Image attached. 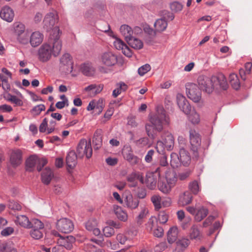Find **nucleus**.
I'll return each instance as SVG.
<instances>
[{"mask_svg": "<svg viewBox=\"0 0 252 252\" xmlns=\"http://www.w3.org/2000/svg\"><path fill=\"white\" fill-rule=\"evenodd\" d=\"M54 31L57 32L49 39L48 43L43 44L38 49V55L39 60L46 62L50 60L52 54L57 56L60 53L62 47V42L60 39V30L58 27H55Z\"/></svg>", "mask_w": 252, "mask_h": 252, "instance_id": "f257e3e1", "label": "nucleus"}, {"mask_svg": "<svg viewBox=\"0 0 252 252\" xmlns=\"http://www.w3.org/2000/svg\"><path fill=\"white\" fill-rule=\"evenodd\" d=\"M150 120L154 128L158 131H161L163 126L168 125L170 121L169 117L166 115L164 110L160 108L157 109L155 114L152 116Z\"/></svg>", "mask_w": 252, "mask_h": 252, "instance_id": "f03ea898", "label": "nucleus"}, {"mask_svg": "<svg viewBox=\"0 0 252 252\" xmlns=\"http://www.w3.org/2000/svg\"><path fill=\"white\" fill-rule=\"evenodd\" d=\"M99 61L104 65L98 67L99 71L103 73H107L108 69L105 67L114 66L117 63L118 58L117 55L112 52H105L100 55Z\"/></svg>", "mask_w": 252, "mask_h": 252, "instance_id": "7ed1b4c3", "label": "nucleus"}, {"mask_svg": "<svg viewBox=\"0 0 252 252\" xmlns=\"http://www.w3.org/2000/svg\"><path fill=\"white\" fill-rule=\"evenodd\" d=\"M76 153L78 158H82L85 156L87 158H90L93 154L91 141L81 139L77 145Z\"/></svg>", "mask_w": 252, "mask_h": 252, "instance_id": "20e7f679", "label": "nucleus"}, {"mask_svg": "<svg viewBox=\"0 0 252 252\" xmlns=\"http://www.w3.org/2000/svg\"><path fill=\"white\" fill-rule=\"evenodd\" d=\"M32 225L30 228L31 236L34 239H39L43 236L44 225L41 221L38 219L32 220Z\"/></svg>", "mask_w": 252, "mask_h": 252, "instance_id": "39448f33", "label": "nucleus"}, {"mask_svg": "<svg viewBox=\"0 0 252 252\" xmlns=\"http://www.w3.org/2000/svg\"><path fill=\"white\" fill-rule=\"evenodd\" d=\"M186 93L188 97L195 103L200 102L201 99V91L194 83H189L186 85Z\"/></svg>", "mask_w": 252, "mask_h": 252, "instance_id": "423d86ee", "label": "nucleus"}, {"mask_svg": "<svg viewBox=\"0 0 252 252\" xmlns=\"http://www.w3.org/2000/svg\"><path fill=\"white\" fill-rule=\"evenodd\" d=\"M189 139L191 144V150L193 152V157H198V149L201 144V138L199 134L194 130H189Z\"/></svg>", "mask_w": 252, "mask_h": 252, "instance_id": "0eeeda50", "label": "nucleus"}, {"mask_svg": "<svg viewBox=\"0 0 252 252\" xmlns=\"http://www.w3.org/2000/svg\"><path fill=\"white\" fill-rule=\"evenodd\" d=\"M56 228L64 233L71 232L74 229V225L71 220L66 218H61L57 221Z\"/></svg>", "mask_w": 252, "mask_h": 252, "instance_id": "6e6552de", "label": "nucleus"}, {"mask_svg": "<svg viewBox=\"0 0 252 252\" xmlns=\"http://www.w3.org/2000/svg\"><path fill=\"white\" fill-rule=\"evenodd\" d=\"M197 83L200 89L208 94H211L214 91L211 78L200 75L197 78Z\"/></svg>", "mask_w": 252, "mask_h": 252, "instance_id": "1a4fd4ad", "label": "nucleus"}, {"mask_svg": "<svg viewBox=\"0 0 252 252\" xmlns=\"http://www.w3.org/2000/svg\"><path fill=\"white\" fill-rule=\"evenodd\" d=\"M214 89H222L226 90L228 87L227 83L224 75L221 73L218 74L217 75L213 76L211 77Z\"/></svg>", "mask_w": 252, "mask_h": 252, "instance_id": "9d476101", "label": "nucleus"}, {"mask_svg": "<svg viewBox=\"0 0 252 252\" xmlns=\"http://www.w3.org/2000/svg\"><path fill=\"white\" fill-rule=\"evenodd\" d=\"M177 104L181 111L188 115L191 112V107L186 97L181 94L177 95Z\"/></svg>", "mask_w": 252, "mask_h": 252, "instance_id": "9b49d317", "label": "nucleus"}, {"mask_svg": "<svg viewBox=\"0 0 252 252\" xmlns=\"http://www.w3.org/2000/svg\"><path fill=\"white\" fill-rule=\"evenodd\" d=\"M22 154V152L20 149H16L12 150L10 156V162L13 167H16L21 164Z\"/></svg>", "mask_w": 252, "mask_h": 252, "instance_id": "f8f14e48", "label": "nucleus"}, {"mask_svg": "<svg viewBox=\"0 0 252 252\" xmlns=\"http://www.w3.org/2000/svg\"><path fill=\"white\" fill-rule=\"evenodd\" d=\"M114 46L119 50H121L122 53L126 57H131L132 52L130 48L121 39L116 38L113 42Z\"/></svg>", "mask_w": 252, "mask_h": 252, "instance_id": "ddd939ff", "label": "nucleus"}, {"mask_svg": "<svg viewBox=\"0 0 252 252\" xmlns=\"http://www.w3.org/2000/svg\"><path fill=\"white\" fill-rule=\"evenodd\" d=\"M57 21V13L56 11H52L48 13L45 17L43 22L47 29H50Z\"/></svg>", "mask_w": 252, "mask_h": 252, "instance_id": "4468645a", "label": "nucleus"}, {"mask_svg": "<svg viewBox=\"0 0 252 252\" xmlns=\"http://www.w3.org/2000/svg\"><path fill=\"white\" fill-rule=\"evenodd\" d=\"M127 181L131 183V187H135L137 186V180H138L141 183L144 184V180L143 174L139 172H133L128 175L126 177Z\"/></svg>", "mask_w": 252, "mask_h": 252, "instance_id": "2eb2a0df", "label": "nucleus"}, {"mask_svg": "<svg viewBox=\"0 0 252 252\" xmlns=\"http://www.w3.org/2000/svg\"><path fill=\"white\" fill-rule=\"evenodd\" d=\"M158 175L154 174V172L149 171L146 174V184L150 189H154L157 185Z\"/></svg>", "mask_w": 252, "mask_h": 252, "instance_id": "dca6fc26", "label": "nucleus"}, {"mask_svg": "<svg viewBox=\"0 0 252 252\" xmlns=\"http://www.w3.org/2000/svg\"><path fill=\"white\" fill-rule=\"evenodd\" d=\"M16 224L19 225L25 228H30L32 224V220L30 221L29 218L24 215H18L15 220Z\"/></svg>", "mask_w": 252, "mask_h": 252, "instance_id": "f3484780", "label": "nucleus"}, {"mask_svg": "<svg viewBox=\"0 0 252 252\" xmlns=\"http://www.w3.org/2000/svg\"><path fill=\"white\" fill-rule=\"evenodd\" d=\"M0 17L3 20L11 22L14 17V11L10 7L4 6L0 12Z\"/></svg>", "mask_w": 252, "mask_h": 252, "instance_id": "a211bd4d", "label": "nucleus"}, {"mask_svg": "<svg viewBox=\"0 0 252 252\" xmlns=\"http://www.w3.org/2000/svg\"><path fill=\"white\" fill-rule=\"evenodd\" d=\"M162 139L165 144V147L168 151L173 149L174 145V138L171 133L167 131L162 135Z\"/></svg>", "mask_w": 252, "mask_h": 252, "instance_id": "6ab92c4d", "label": "nucleus"}, {"mask_svg": "<svg viewBox=\"0 0 252 252\" xmlns=\"http://www.w3.org/2000/svg\"><path fill=\"white\" fill-rule=\"evenodd\" d=\"M75 240V238L72 236H68L66 237H63L58 239V243L62 248L64 247L67 250H70L72 248Z\"/></svg>", "mask_w": 252, "mask_h": 252, "instance_id": "aec40b11", "label": "nucleus"}, {"mask_svg": "<svg viewBox=\"0 0 252 252\" xmlns=\"http://www.w3.org/2000/svg\"><path fill=\"white\" fill-rule=\"evenodd\" d=\"M43 35L39 32H34L31 35L30 42L32 47L38 46L43 40Z\"/></svg>", "mask_w": 252, "mask_h": 252, "instance_id": "412c9836", "label": "nucleus"}, {"mask_svg": "<svg viewBox=\"0 0 252 252\" xmlns=\"http://www.w3.org/2000/svg\"><path fill=\"white\" fill-rule=\"evenodd\" d=\"M93 143L95 150L99 149L102 145V131L101 129H97L94 133Z\"/></svg>", "mask_w": 252, "mask_h": 252, "instance_id": "4be33fe9", "label": "nucleus"}, {"mask_svg": "<svg viewBox=\"0 0 252 252\" xmlns=\"http://www.w3.org/2000/svg\"><path fill=\"white\" fill-rule=\"evenodd\" d=\"M80 69L82 73L87 76H93L95 72V68L90 63H86L82 64Z\"/></svg>", "mask_w": 252, "mask_h": 252, "instance_id": "5701e85b", "label": "nucleus"}, {"mask_svg": "<svg viewBox=\"0 0 252 252\" xmlns=\"http://www.w3.org/2000/svg\"><path fill=\"white\" fill-rule=\"evenodd\" d=\"M125 203L126 207L130 209H135L139 205V201L136 198H134L130 194L126 196L125 199Z\"/></svg>", "mask_w": 252, "mask_h": 252, "instance_id": "b1692460", "label": "nucleus"}, {"mask_svg": "<svg viewBox=\"0 0 252 252\" xmlns=\"http://www.w3.org/2000/svg\"><path fill=\"white\" fill-rule=\"evenodd\" d=\"M192 199L191 194L188 191H186L180 194L178 200L180 205L184 206L191 203Z\"/></svg>", "mask_w": 252, "mask_h": 252, "instance_id": "393cba45", "label": "nucleus"}, {"mask_svg": "<svg viewBox=\"0 0 252 252\" xmlns=\"http://www.w3.org/2000/svg\"><path fill=\"white\" fill-rule=\"evenodd\" d=\"M181 163L184 166L188 165L190 161V156L189 152L184 148H181L179 152Z\"/></svg>", "mask_w": 252, "mask_h": 252, "instance_id": "a878e982", "label": "nucleus"}, {"mask_svg": "<svg viewBox=\"0 0 252 252\" xmlns=\"http://www.w3.org/2000/svg\"><path fill=\"white\" fill-rule=\"evenodd\" d=\"M77 154L75 153V152H69L66 158V162L67 166L70 168L74 167L77 163Z\"/></svg>", "mask_w": 252, "mask_h": 252, "instance_id": "bb28decb", "label": "nucleus"}, {"mask_svg": "<svg viewBox=\"0 0 252 252\" xmlns=\"http://www.w3.org/2000/svg\"><path fill=\"white\" fill-rule=\"evenodd\" d=\"M121 34L125 37L126 41L133 36V31L131 28L127 25H123L120 28Z\"/></svg>", "mask_w": 252, "mask_h": 252, "instance_id": "cd10ccee", "label": "nucleus"}, {"mask_svg": "<svg viewBox=\"0 0 252 252\" xmlns=\"http://www.w3.org/2000/svg\"><path fill=\"white\" fill-rule=\"evenodd\" d=\"M114 211L117 218L119 220L124 222L127 221L128 218L127 214L121 207L114 206Z\"/></svg>", "mask_w": 252, "mask_h": 252, "instance_id": "c85d7f7f", "label": "nucleus"}, {"mask_svg": "<svg viewBox=\"0 0 252 252\" xmlns=\"http://www.w3.org/2000/svg\"><path fill=\"white\" fill-rule=\"evenodd\" d=\"M53 173L49 168H46L41 174V180L44 184L48 185L50 183L53 177Z\"/></svg>", "mask_w": 252, "mask_h": 252, "instance_id": "c756f323", "label": "nucleus"}, {"mask_svg": "<svg viewBox=\"0 0 252 252\" xmlns=\"http://www.w3.org/2000/svg\"><path fill=\"white\" fill-rule=\"evenodd\" d=\"M209 211L207 208L204 206H201L197 210L196 215L194 217V220L197 222L201 221L208 214Z\"/></svg>", "mask_w": 252, "mask_h": 252, "instance_id": "7c9ffc66", "label": "nucleus"}, {"mask_svg": "<svg viewBox=\"0 0 252 252\" xmlns=\"http://www.w3.org/2000/svg\"><path fill=\"white\" fill-rule=\"evenodd\" d=\"M126 42L130 47L136 50L141 49L143 47V42L133 36L127 40Z\"/></svg>", "mask_w": 252, "mask_h": 252, "instance_id": "2f4dec72", "label": "nucleus"}, {"mask_svg": "<svg viewBox=\"0 0 252 252\" xmlns=\"http://www.w3.org/2000/svg\"><path fill=\"white\" fill-rule=\"evenodd\" d=\"M189 236L191 240H200L202 237V234L198 228V226L193 224L190 228Z\"/></svg>", "mask_w": 252, "mask_h": 252, "instance_id": "473e14b6", "label": "nucleus"}, {"mask_svg": "<svg viewBox=\"0 0 252 252\" xmlns=\"http://www.w3.org/2000/svg\"><path fill=\"white\" fill-rule=\"evenodd\" d=\"M178 229L177 227H172L167 232V241L169 243L172 244L177 240Z\"/></svg>", "mask_w": 252, "mask_h": 252, "instance_id": "72a5a7b5", "label": "nucleus"}, {"mask_svg": "<svg viewBox=\"0 0 252 252\" xmlns=\"http://www.w3.org/2000/svg\"><path fill=\"white\" fill-rule=\"evenodd\" d=\"M158 186L159 190L165 194L169 193L172 188L166 181L161 180L158 181Z\"/></svg>", "mask_w": 252, "mask_h": 252, "instance_id": "f704fd0d", "label": "nucleus"}, {"mask_svg": "<svg viewBox=\"0 0 252 252\" xmlns=\"http://www.w3.org/2000/svg\"><path fill=\"white\" fill-rule=\"evenodd\" d=\"M154 26L156 31L161 32L166 29L167 23L164 19L161 18L155 22Z\"/></svg>", "mask_w": 252, "mask_h": 252, "instance_id": "c9c22d12", "label": "nucleus"}, {"mask_svg": "<svg viewBox=\"0 0 252 252\" xmlns=\"http://www.w3.org/2000/svg\"><path fill=\"white\" fill-rule=\"evenodd\" d=\"M117 88L114 89L112 93V96L114 97H117L123 92L126 90L127 85L124 82H121L116 84Z\"/></svg>", "mask_w": 252, "mask_h": 252, "instance_id": "e433bc0d", "label": "nucleus"}, {"mask_svg": "<svg viewBox=\"0 0 252 252\" xmlns=\"http://www.w3.org/2000/svg\"><path fill=\"white\" fill-rule=\"evenodd\" d=\"M166 181L173 188L177 181V177L175 172L170 171L166 173Z\"/></svg>", "mask_w": 252, "mask_h": 252, "instance_id": "4c0bfd02", "label": "nucleus"}, {"mask_svg": "<svg viewBox=\"0 0 252 252\" xmlns=\"http://www.w3.org/2000/svg\"><path fill=\"white\" fill-rule=\"evenodd\" d=\"M170 164L171 166L174 168H177L181 165V162L180 159V157L178 154L175 153H172L170 155Z\"/></svg>", "mask_w": 252, "mask_h": 252, "instance_id": "58836bf2", "label": "nucleus"}, {"mask_svg": "<svg viewBox=\"0 0 252 252\" xmlns=\"http://www.w3.org/2000/svg\"><path fill=\"white\" fill-rule=\"evenodd\" d=\"M84 250L85 252H104L103 250L96 247L90 242L84 244Z\"/></svg>", "mask_w": 252, "mask_h": 252, "instance_id": "ea45409f", "label": "nucleus"}, {"mask_svg": "<svg viewBox=\"0 0 252 252\" xmlns=\"http://www.w3.org/2000/svg\"><path fill=\"white\" fill-rule=\"evenodd\" d=\"M188 115L189 120L193 125L199 124L200 121V116L195 110L191 111Z\"/></svg>", "mask_w": 252, "mask_h": 252, "instance_id": "a19ab883", "label": "nucleus"}, {"mask_svg": "<svg viewBox=\"0 0 252 252\" xmlns=\"http://www.w3.org/2000/svg\"><path fill=\"white\" fill-rule=\"evenodd\" d=\"M229 81L235 90H238L240 87V81L237 75L235 73H231L229 75Z\"/></svg>", "mask_w": 252, "mask_h": 252, "instance_id": "79ce46f5", "label": "nucleus"}, {"mask_svg": "<svg viewBox=\"0 0 252 252\" xmlns=\"http://www.w3.org/2000/svg\"><path fill=\"white\" fill-rule=\"evenodd\" d=\"M37 163V158L35 156L30 157L26 160L27 170L31 171Z\"/></svg>", "mask_w": 252, "mask_h": 252, "instance_id": "37998d69", "label": "nucleus"}, {"mask_svg": "<svg viewBox=\"0 0 252 252\" xmlns=\"http://www.w3.org/2000/svg\"><path fill=\"white\" fill-rule=\"evenodd\" d=\"M151 200L153 203L156 210H158L161 208V198L159 195H154L152 196L151 197Z\"/></svg>", "mask_w": 252, "mask_h": 252, "instance_id": "c03bdc74", "label": "nucleus"}, {"mask_svg": "<svg viewBox=\"0 0 252 252\" xmlns=\"http://www.w3.org/2000/svg\"><path fill=\"white\" fill-rule=\"evenodd\" d=\"M18 41L22 44H26L29 41V33L28 31L16 36Z\"/></svg>", "mask_w": 252, "mask_h": 252, "instance_id": "a18cd8bd", "label": "nucleus"}, {"mask_svg": "<svg viewBox=\"0 0 252 252\" xmlns=\"http://www.w3.org/2000/svg\"><path fill=\"white\" fill-rule=\"evenodd\" d=\"M60 63L63 65H70L71 68H72L70 56L69 54L66 53L63 54L60 59Z\"/></svg>", "mask_w": 252, "mask_h": 252, "instance_id": "49530a36", "label": "nucleus"}, {"mask_svg": "<svg viewBox=\"0 0 252 252\" xmlns=\"http://www.w3.org/2000/svg\"><path fill=\"white\" fill-rule=\"evenodd\" d=\"M14 32L16 36L26 32L25 25L19 22L15 23Z\"/></svg>", "mask_w": 252, "mask_h": 252, "instance_id": "de8ad7c7", "label": "nucleus"}, {"mask_svg": "<svg viewBox=\"0 0 252 252\" xmlns=\"http://www.w3.org/2000/svg\"><path fill=\"white\" fill-rule=\"evenodd\" d=\"M122 154L124 158L126 160H128L131 157L134 155L133 154L132 149L129 146L124 147L122 151Z\"/></svg>", "mask_w": 252, "mask_h": 252, "instance_id": "09e8293b", "label": "nucleus"}, {"mask_svg": "<svg viewBox=\"0 0 252 252\" xmlns=\"http://www.w3.org/2000/svg\"><path fill=\"white\" fill-rule=\"evenodd\" d=\"M189 241L187 239H183L177 242V249L179 251H184L189 245Z\"/></svg>", "mask_w": 252, "mask_h": 252, "instance_id": "8fccbe9b", "label": "nucleus"}, {"mask_svg": "<svg viewBox=\"0 0 252 252\" xmlns=\"http://www.w3.org/2000/svg\"><path fill=\"white\" fill-rule=\"evenodd\" d=\"M95 108L96 113L100 114L103 110L104 107V100L103 98H99L98 100H95Z\"/></svg>", "mask_w": 252, "mask_h": 252, "instance_id": "3c124183", "label": "nucleus"}, {"mask_svg": "<svg viewBox=\"0 0 252 252\" xmlns=\"http://www.w3.org/2000/svg\"><path fill=\"white\" fill-rule=\"evenodd\" d=\"M140 209V212L136 218L138 222L143 218H145L148 213V208L145 206H141Z\"/></svg>", "mask_w": 252, "mask_h": 252, "instance_id": "603ef678", "label": "nucleus"}, {"mask_svg": "<svg viewBox=\"0 0 252 252\" xmlns=\"http://www.w3.org/2000/svg\"><path fill=\"white\" fill-rule=\"evenodd\" d=\"M45 106L44 104H39L34 106L31 112L34 115H38L41 111L45 110Z\"/></svg>", "mask_w": 252, "mask_h": 252, "instance_id": "864d4df0", "label": "nucleus"}, {"mask_svg": "<svg viewBox=\"0 0 252 252\" xmlns=\"http://www.w3.org/2000/svg\"><path fill=\"white\" fill-rule=\"evenodd\" d=\"M189 189L194 194H197L199 190L198 183L196 181H194L189 185Z\"/></svg>", "mask_w": 252, "mask_h": 252, "instance_id": "5fc2aeb1", "label": "nucleus"}, {"mask_svg": "<svg viewBox=\"0 0 252 252\" xmlns=\"http://www.w3.org/2000/svg\"><path fill=\"white\" fill-rule=\"evenodd\" d=\"M103 232L105 236L109 237L114 235L115 231L114 228L109 225L105 226L103 229Z\"/></svg>", "mask_w": 252, "mask_h": 252, "instance_id": "6e6d98bb", "label": "nucleus"}, {"mask_svg": "<svg viewBox=\"0 0 252 252\" xmlns=\"http://www.w3.org/2000/svg\"><path fill=\"white\" fill-rule=\"evenodd\" d=\"M170 8L172 11L174 12H179L182 10L183 8L182 4L177 1H174L171 3Z\"/></svg>", "mask_w": 252, "mask_h": 252, "instance_id": "4d7b16f0", "label": "nucleus"}, {"mask_svg": "<svg viewBox=\"0 0 252 252\" xmlns=\"http://www.w3.org/2000/svg\"><path fill=\"white\" fill-rule=\"evenodd\" d=\"M150 69L151 66L149 64H145L138 68V72L140 76H143Z\"/></svg>", "mask_w": 252, "mask_h": 252, "instance_id": "13d9d810", "label": "nucleus"}, {"mask_svg": "<svg viewBox=\"0 0 252 252\" xmlns=\"http://www.w3.org/2000/svg\"><path fill=\"white\" fill-rule=\"evenodd\" d=\"M8 207L14 210L19 211L22 209L20 204L15 201H10L8 203Z\"/></svg>", "mask_w": 252, "mask_h": 252, "instance_id": "bf43d9fd", "label": "nucleus"}, {"mask_svg": "<svg viewBox=\"0 0 252 252\" xmlns=\"http://www.w3.org/2000/svg\"><path fill=\"white\" fill-rule=\"evenodd\" d=\"M168 217L165 212H160L158 216V220L160 223H165L168 220Z\"/></svg>", "mask_w": 252, "mask_h": 252, "instance_id": "052dcab7", "label": "nucleus"}, {"mask_svg": "<svg viewBox=\"0 0 252 252\" xmlns=\"http://www.w3.org/2000/svg\"><path fill=\"white\" fill-rule=\"evenodd\" d=\"M96 224L95 220H89L86 223V228L88 230L92 231L96 226Z\"/></svg>", "mask_w": 252, "mask_h": 252, "instance_id": "680f3d73", "label": "nucleus"}, {"mask_svg": "<svg viewBox=\"0 0 252 252\" xmlns=\"http://www.w3.org/2000/svg\"><path fill=\"white\" fill-rule=\"evenodd\" d=\"M167 247L165 242H162L157 245L155 248V252H161L164 251Z\"/></svg>", "mask_w": 252, "mask_h": 252, "instance_id": "e2e57ef3", "label": "nucleus"}, {"mask_svg": "<svg viewBox=\"0 0 252 252\" xmlns=\"http://www.w3.org/2000/svg\"><path fill=\"white\" fill-rule=\"evenodd\" d=\"M14 229L12 227H7L4 228L0 232L2 236L6 237L13 233Z\"/></svg>", "mask_w": 252, "mask_h": 252, "instance_id": "0e129e2a", "label": "nucleus"}, {"mask_svg": "<svg viewBox=\"0 0 252 252\" xmlns=\"http://www.w3.org/2000/svg\"><path fill=\"white\" fill-rule=\"evenodd\" d=\"M153 229V234L157 237H161L163 234V229L161 227L158 226L156 228H152Z\"/></svg>", "mask_w": 252, "mask_h": 252, "instance_id": "69168bd1", "label": "nucleus"}, {"mask_svg": "<svg viewBox=\"0 0 252 252\" xmlns=\"http://www.w3.org/2000/svg\"><path fill=\"white\" fill-rule=\"evenodd\" d=\"M215 219V217L214 216L210 215L207 219L203 221L202 223V226L203 227H207L211 225L212 222Z\"/></svg>", "mask_w": 252, "mask_h": 252, "instance_id": "338daca9", "label": "nucleus"}, {"mask_svg": "<svg viewBox=\"0 0 252 252\" xmlns=\"http://www.w3.org/2000/svg\"><path fill=\"white\" fill-rule=\"evenodd\" d=\"M157 152L160 154L163 152L164 149L165 148V144L163 143V141L158 140L157 142V145L156 147Z\"/></svg>", "mask_w": 252, "mask_h": 252, "instance_id": "774afa93", "label": "nucleus"}]
</instances>
